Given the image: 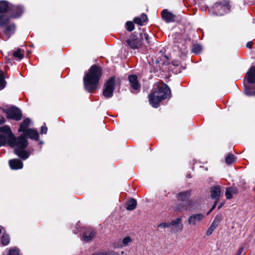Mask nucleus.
Here are the masks:
<instances>
[{"label":"nucleus","instance_id":"obj_35","mask_svg":"<svg viewBox=\"0 0 255 255\" xmlns=\"http://www.w3.org/2000/svg\"><path fill=\"white\" fill-rule=\"evenodd\" d=\"M19 250L18 249H11L8 253V255H20L19 253Z\"/></svg>","mask_w":255,"mask_h":255},{"label":"nucleus","instance_id":"obj_2","mask_svg":"<svg viewBox=\"0 0 255 255\" xmlns=\"http://www.w3.org/2000/svg\"><path fill=\"white\" fill-rule=\"evenodd\" d=\"M101 76V67L96 65H92L83 79L85 89L89 92H91L98 89Z\"/></svg>","mask_w":255,"mask_h":255},{"label":"nucleus","instance_id":"obj_28","mask_svg":"<svg viewBox=\"0 0 255 255\" xmlns=\"http://www.w3.org/2000/svg\"><path fill=\"white\" fill-rule=\"evenodd\" d=\"M6 81L4 79L3 72L0 70V90H2L5 86Z\"/></svg>","mask_w":255,"mask_h":255},{"label":"nucleus","instance_id":"obj_15","mask_svg":"<svg viewBox=\"0 0 255 255\" xmlns=\"http://www.w3.org/2000/svg\"><path fill=\"white\" fill-rule=\"evenodd\" d=\"M6 26L4 34L7 36V38H9L11 35L15 32V26L13 23L7 24Z\"/></svg>","mask_w":255,"mask_h":255},{"label":"nucleus","instance_id":"obj_26","mask_svg":"<svg viewBox=\"0 0 255 255\" xmlns=\"http://www.w3.org/2000/svg\"><path fill=\"white\" fill-rule=\"evenodd\" d=\"M24 50L21 49H17L13 52V56L18 59H21L23 58Z\"/></svg>","mask_w":255,"mask_h":255},{"label":"nucleus","instance_id":"obj_46","mask_svg":"<svg viewBox=\"0 0 255 255\" xmlns=\"http://www.w3.org/2000/svg\"><path fill=\"white\" fill-rule=\"evenodd\" d=\"M221 207H222V205H220V206L218 207V209H220V208H221Z\"/></svg>","mask_w":255,"mask_h":255},{"label":"nucleus","instance_id":"obj_13","mask_svg":"<svg viewBox=\"0 0 255 255\" xmlns=\"http://www.w3.org/2000/svg\"><path fill=\"white\" fill-rule=\"evenodd\" d=\"M128 80L130 86L134 90H138L140 88V85L137 80V77L136 75H131L128 76Z\"/></svg>","mask_w":255,"mask_h":255},{"label":"nucleus","instance_id":"obj_10","mask_svg":"<svg viewBox=\"0 0 255 255\" xmlns=\"http://www.w3.org/2000/svg\"><path fill=\"white\" fill-rule=\"evenodd\" d=\"M204 218L203 214H195L190 216L188 218V223L190 225H195L200 222Z\"/></svg>","mask_w":255,"mask_h":255},{"label":"nucleus","instance_id":"obj_4","mask_svg":"<svg viewBox=\"0 0 255 255\" xmlns=\"http://www.w3.org/2000/svg\"><path fill=\"white\" fill-rule=\"evenodd\" d=\"M126 42L132 49L139 48L145 42L148 44H150L148 35L146 33H134L126 40Z\"/></svg>","mask_w":255,"mask_h":255},{"label":"nucleus","instance_id":"obj_21","mask_svg":"<svg viewBox=\"0 0 255 255\" xmlns=\"http://www.w3.org/2000/svg\"><path fill=\"white\" fill-rule=\"evenodd\" d=\"M238 189L236 187H230L226 188L225 195L227 199H231L233 198V195L236 194Z\"/></svg>","mask_w":255,"mask_h":255},{"label":"nucleus","instance_id":"obj_30","mask_svg":"<svg viewBox=\"0 0 255 255\" xmlns=\"http://www.w3.org/2000/svg\"><path fill=\"white\" fill-rule=\"evenodd\" d=\"M235 160L234 155L232 154H229L225 159V162L226 164L230 165L233 164Z\"/></svg>","mask_w":255,"mask_h":255},{"label":"nucleus","instance_id":"obj_36","mask_svg":"<svg viewBox=\"0 0 255 255\" xmlns=\"http://www.w3.org/2000/svg\"><path fill=\"white\" fill-rule=\"evenodd\" d=\"M100 255H120L118 253H116L114 251H108L105 252H102L100 254Z\"/></svg>","mask_w":255,"mask_h":255},{"label":"nucleus","instance_id":"obj_41","mask_svg":"<svg viewBox=\"0 0 255 255\" xmlns=\"http://www.w3.org/2000/svg\"><path fill=\"white\" fill-rule=\"evenodd\" d=\"M4 122H5V119L4 118H2L0 120V125H2V124H4Z\"/></svg>","mask_w":255,"mask_h":255},{"label":"nucleus","instance_id":"obj_11","mask_svg":"<svg viewBox=\"0 0 255 255\" xmlns=\"http://www.w3.org/2000/svg\"><path fill=\"white\" fill-rule=\"evenodd\" d=\"M8 163L11 169L13 170L21 169L23 167V163L19 159H10L9 160Z\"/></svg>","mask_w":255,"mask_h":255},{"label":"nucleus","instance_id":"obj_32","mask_svg":"<svg viewBox=\"0 0 255 255\" xmlns=\"http://www.w3.org/2000/svg\"><path fill=\"white\" fill-rule=\"evenodd\" d=\"M217 227V226L212 223L210 227L207 229L206 235L208 236H210Z\"/></svg>","mask_w":255,"mask_h":255},{"label":"nucleus","instance_id":"obj_18","mask_svg":"<svg viewBox=\"0 0 255 255\" xmlns=\"http://www.w3.org/2000/svg\"><path fill=\"white\" fill-rule=\"evenodd\" d=\"M11 17V14L8 15L7 14H0V26L3 27L6 25Z\"/></svg>","mask_w":255,"mask_h":255},{"label":"nucleus","instance_id":"obj_9","mask_svg":"<svg viewBox=\"0 0 255 255\" xmlns=\"http://www.w3.org/2000/svg\"><path fill=\"white\" fill-rule=\"evenodd\" d=\"M162 19L166 22H173L175 20V16L167 9H163L161 12Z\"/></svg>","mask_w":255,"mask_h":255},{"label":"nucleus","instance_id":"obj_12","mask_svg":"<svg viewBox=\"0 0 255 255\" xmlns=\"http://www.w3.org/2000/svg\"><path fill=\"white\" fill-rule=\"evenodd\" d=\"M246 76L249 83H255V67L252 66L247 72Z\"/></svg>","mask_w":255,"mask_h":255},{"label":"nucleus","instance_id":"obj_34","mask_svg":"<svg viewBox=\"0 0 255 255\" xmlns=\"http://www.w3.org/2000/svg\"><path fill=\"white\" fill-rule=\"evenodd\" d=\"M126 26L127 29L129 31H132L134 28V24L131 21H127L126 22Z\"/></svg>","mask_w":255,"mask_h":255},{"label":"nucleus","instance_id":"obj_42","mask_svg":"<svg viewBox=\"0 0 255 255\" xmlns=\"http://www.w3.org/2000/svg\"><path fill=\"white\" fill-rule=\"evenodd\" d=\"M216 203H217V202H216L215 203V204L213 205V207H212V208L211 209V210H213L215 208V207H216Z\"/></svg>","mask_w":255,"mask_h":255},{"label":"nucleus","instance_id":"obj_14","mask_svg":"<svg viewBox=\"0 0 255 255\" xmlns=\"http://www.w3.org/2000/svg\"><path fill=\"white\" fill-rule=\"evenodd\" d=\"M11 10V7L9 5L8 2L6 0L0 1V14H7Z\"/></svg>","mask_w":255,"mask_h":255},{"label":"nucleus","instance_id":"obj_43","mask_svg":"<svg viewBox=\"0 0 255 255\" xmlns=\"http://www.w3.org/2000/svg\"><path fill=\"white\" fill-rule=\"evenodd\" d=\"M1 128V127H0V128ZM0 134H1V135H3V136L5 135V133H2V132H0Z\"/></svg>","mask_w":255,"mask_h":255},{"label":"nucleus","instance_id":"obj_45","mask_svg":"<svg viewBox=\"0 0 255 255\" xmlns=\"http://www.w3.org/2000/svg\"><path fill=\"white\" fill-rule=\"evenodd\" d=\"M1 228L2 227L0 226V234L1 233L2 231H1Z\"/></svg>","mask_w":255,"mask_h":255},{"label":"nucleus","instance_id":"obj_25","mask_svg":"<svg viewBox=\"0 0 255 255\" xmlns=\"http://www.w3.org/2000/svg\"><path fill=\"white\" fill-rule=\"evenodd\" d=\"M131 242L132 240L131 239V238L129 237H127L123 240L122 242H120L119 244L116 247L122 248L124 246H128V244L130 243Z\"/></svg>","mask_w":255,"mask_h":255},{"label":"nucleus","instance_id":"obj_5","mask_svg":"<svg viewBox=\"0 0 255 255\" xmlns=\"http://www.w3.org/2000/svg\"><path fill=\"white\" fill-rule=\"evenodd\" d=\"M116 77H111L106 82L104 86L103 95L106 98H110L113 96V92L115 88Z\"/></svg>","mask_w":255,"mask_h":255},{"label":"nucleus","instance_id":"obj_7","mask_svg":"<svg viewBox=\"0 0 255 255\" xmlns=\"http://www.w3.org/2000/svg\"><path fill=\"white\" fill-rule=\"evenodd\" d=\"M170 226H174L171 230L172 233L180 232L183 229V224L182 223V219L181 218H177L175 220H172L170 222Z\"/></svg>","mask_w":255,"mask_h":255},{"label":"nucleus","instance_id":"obj_44","mask_svg":"<svg viewBox=\"0 0 255 255\" xmlns=\"http://www.w3.org/2000/svg\"><path fill=\"white\" fill-rule=\"evenodd\" d=\"M213 210H210L208 213H207V215H208L209 214H210V213Z\"/></svg>","mask_w":255,"mask_h":255},{"label":"nucleus","instance_id":"obj_19","mask_svg":"<svg viewBox=\"0 0 255 255\" xmlns=\"http://www.w3.org/2000/svg\"><path fill=\"white\" fill-rule=\"evenodd\" d=\"M191 203V201H188L186 203H181L177 204L174 207V210L176 211H181L183 210H186L189 209V206Z\"/></svg>","mask_w":255,"mask_h":255},{"label":"nucleus","instance_id":"obj_47","mask_svg":"<svg viewBox=\"0 0 255 255\" xmlns=\"http://www.w3.org/2000/svg\"><path fill=\"white\" fill-rule=\"evenodd\" d=\"M236 255H239L237 253Z\"/></svg>","mask_w":255,"mask_h":255},{"label":"nucleus","instance_id":"obj_37","mask_svg":"<svg viewBox=\"0 0 255 255\" xmlns=\"http://www.w3.org/2000/svg\"><path fill=\"white\" fill-rule=\"evenodd\" d=\"M170 226V223H162L158 225V227L162 228H169Z\"/></svg>","mask_w":255,"mask_h":255},{"label":"nucleus","instance_id":"obj_16","mask_svg":"<svg viewBox=\"0 0 255 255\" xmlns=\"http://www.w3.org/2000/svg\"><path fill=\"white\" fill-rule=\"evenodd\" d=\"M191 196V191L186 190L177 194L176 197L179 201H185L188 199Z\"/></svg>","mask_w":255,"mask_h":255},{"label":"nucleus","instance_id":"obj_23","mask_svg":"<svg viewBox=\"0 0 255 255\" xmlns=\"http://www.w3.org/2000/svg\"><path fill=\"white\" fill-rule=\"evenodd\" d=\"M220 188L219 186H215L211 189V195L213 199H217L220 194Z\"/></svg>","mask_w":255,"mask_h":255},{"label":"nucleus","instance_id":"obj_33","mask_svg":"<svg viewBox=\"0 0 255 255\" xmlns=\"http://www.w3.org/2000/svg\"><path fill=\"white\" fill-rule=\"evenodd\" d=\"M201 50L202 47L201 45H194L192 47V51L195 54H198L201 51Z\"/></svg>","mask_w":255,"mask_h":255},{"label":"nucleus","instance_id":"obj_38","mask_svg":"<svg viewBox=\"0 0 255 255\" xmlns=\"http://www.w3.org/2000/svg\"><path fill=\"white\" fill-rule=\"evenodd\" d=\"M47 131V128L45 126H43L41 128L40 133L41 134H46Z\"/></svg>","mask_w":255,"mask_h":255},{"label":"nucleus","instance_id":"obj_39","mask_svg":"<svg viewBox=\"0 0 255 255\" xmlns=\"http://www.w3.org/2000/svg\"><path fill=\"white\" fill-rule=\"evenodd\" d=\"M252 45H253V43L252 42H248L247 44H246V47L247 48H250L252 47Z\"/></svg>","mask_w":255,"mask_h":255},{"label":"nucleus","instance_id":"obj_27","mask_svg":"<svg viewBox=\"0 0 255 255\" xmlns=\"http://www.w3.org/2000/svg\"><path fill=\"white\" fill-rule=\"evenodd\" d=\"M10 238L7 234H3L1 238V244L3 246H7L9 243Z\"/></svg>","mask_w":255,"mask_h":255},{"label":"nucleus","instance_id":"obj_31","mask_svg":"<svg viewBox=\"0 0 255 255\" xmlns=\"http://www.w3.org/2000/svg\"><path fill=\"white\" fill-rule=\"evenodd\" d=\"M222 215H220V214H219V215H217L214 221H213L212 223L215 225L216 226L218 227V226L219 225V223H220V222L222 221Z\"/></svg>","mask_w":255,"mask_h":255},{"label":"nucleus","instance_id":"obj_3","mask_svg":"<svg viewBox=\"0 0 255 255\" xmlns=\"http://www.w3.org/2000/svg\"><path fill=\"white\" fill-rule=\"evenodd\" d=\"M157 89L149 95V101L152 107L157 108L159 103L163 99H166L170 94V90L167 85L158 84Z\"/></svg>","mask_w":255,"mask_h":255},{"label":"nucleus","instance_id":"obj_1","mask_svg":"<svg viewBox=\"0 0 255 255\" xmlns=\"http://www.w3.org/2000/svg\"><path fill=\"white\" fill-rule=\"evenodd\" d=\"M0 131L5 134L4 136L0 134V147L4 145L7 141L10 146L15 147V154L24 160L28 158L30 155L29 152L24 150L28 145L26 137L35 140H37L39 137L37 131L32 128L28 129V130L23 133V135H21L17 138L14 136L10 127L8 126L1 127Z\"/></svg>","mask_w":255,"mask_h":255},{"label":"nucleus","instance_id":"obj_40","mask_svg":"<svg viewBox=\"0 0 255 255\" xmlns=\"http://www.w3.org/2000/svg\"><path fill=\"white\" fill-rule=\"evenodd\" d=\"M243 250H244V248L243 247L240 248L239 249L237 254L241 255V254L242 253V252H243Z\"/></svg>","mask_w":255,"mask_h":255},{"label":"nucleus","instance_id":"obj_24","mask_svg":"<svg viewBox=\"0 0 255 255\" xmlns=\"http://www.w3.org/2000/svg\"><path fill=\"white\" fill-rule=\"evenodd\" d=\"M136 205V201L134 199L131 198L127 202L126 209L128 210H133L135 208Z\"/></svg>","mask_w":255,"mask_h":255},{"label":"nucleus","instance_id":"obj_29","mask_svg":"<svg viewBox=\"0 0 255 255\" xmlns=\"http://www.w3.org/2000/svg\"><path fill=\"white\" fill-rule=\"evenodd\" d=\"M245 93L248 96H255V91H254L249 85L245 86Z\"/></svg>","mask_w":255,"mask_h":255},{"label":"nucleus","instance_id":"obj_8","mask_svg":"<svg viewBox=\"0 0 255 255\" xmlns=\"http://www.w3.org/2000/svg\"><path fill=\"white\" fill-rule=\"evenodd\" d=\"M95 234V232L93 229L88 228L83 232L82 240L86 242H88L93 239Z\"/></svg>","mask_w":255,"mask_h":255},{"label":"nucleus","instance_id":"obj_17","mask_svg":"<svg viewBox=\"0 0 255 255\" xmlns=\"http://www.w3.org/2000/svg\"><path fill=\"white\" fill-rule=\"evenodd\" d=\"M31 123V121L28 118L25 119L22 123L20 124V127L18 129L19 132H23L24 133L26 131L28 130V127Z\"/></svg>","mask_w":255,"mask_h":255},{"label":"nucleus","instance_id":"obj_22","mask_svg":"<svg viewBox=\"0 0 255 255\" xmlns=\"http://www.w3.org/2000/svg\"><path fill=\"white\" fill-rule=\"evenodd\" d=\"M147 20V17L146 14H142L140 17H135L133 21L135 23L139 25H142L143 23Z\"/></svg>","mask_w":255,"mask_h":255},{"label":"nucleus","instance_id":"obj_20","mask_svg":"<svg viewBox=\"0 0 255 255\" xmlns=\"http://www.w3.org/2000/svg\"><path fill=\"white\" fill-rule=\"evenodd\" d=\"M14 11L11 12V17L13 18H17L19 17L23 12V7L21 6H17L12 7Z\"/></svg>","mask_w":255,"mask_h":255},{"label":"nucleus","instance_id":"obj_6","mask_svg":"<svg viewBox=\"0 0 255 255\" xmlns=\"http://www.w3.org/2000/svg\"><path fill=\"white\" fill-rule=\"evenodd\" d=\"M6 115L8 119L17 121H20L22 118L21 111L16 107H11L7 109Z\"/></svg>","mask_w":255,"mask_h":255}]
</instances>
